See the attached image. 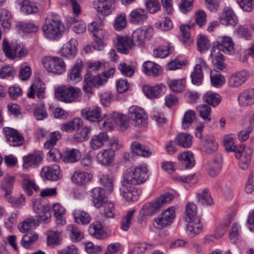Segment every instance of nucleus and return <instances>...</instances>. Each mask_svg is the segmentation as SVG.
Returning <instances> with one entry per match:
<instances>
[{
    "label": "nucleus",
    "instance_id": "1",
    "mask_svg": "<svg viewBox=\"0 0 254 254\" xmlns=\"http://www.w3.org/2000/svg\"><path fill=\"white\" fill-rule=\"evenodd\" d=\"M154 34V29L150 25L144 26L135 30L132 35V40L127 37H118L117 49L118 51L123 54H127L134 44L138 46L144 45L146 40H149Z\"/></svg>",
    "mask_w": 254,
    "mask_h": 254
},
{
    "label": "nucleus",
    "instance_id": "2",
    "mask_svg": "<svg viewBox=\"0 0 254 254\" xmlns=\"http://www.w3.org/2000/svg\"><path fill=\"white\" fill-rule=\"evenodd\" d=\"M196 64L190 74L192 84L199 85L201 84L203 79L204 72H210L211 83L214 87H219L225 82V78L219 74L212 75V71L209 66L202 58L196 59Z\"/></svg>",
    "mask_w": 254,
    "mask_h": 254
},
{
    "label": "nucleus",
    "instance_id": "3",
    "mask_svg": "<svg viewBox=\"0 0 254 254\" xmlns=\"http://www.w3.org/2000/svg\"><path fill=\"white\" fill-rule=\"evenodd\" d=\"M225 150L227 152H235L236 158L240 159L239 166L243 170L247 169L250 164L253 150L251 148H245L243 145L239 147L234 145L233 138L226 135L223 139Z\"/></svg>",
    "mask_w": 254,
    "mask_h": 254
},
{
    "label": "nucleus",
    "instance_id": "4",
    "mask_svg": "<svg viewBox=\"0 0 254 254\" xmlns=\"http://www.w3.org/2000/svg\"><path fill=\"white\" fill-rule=\"evenodd\" d=\"M64 29V24L57 14L52 12L48 15L43 26V31L45 37L50 40L59 38L63 34Z\"/></svg>",
    "mask_w": 254,
    "mask_h": 254
},
{
    "label": "nucleus",
    "instance_id": "5",
    "mask_svg": "<svg viewBox=\"0 0 254 254\" xmlns=\"http://www.w3.org/2000/svg\"><path fill=\"white\" fill-rule=\"evenodd\" d=\"M148 178V170L144 165L127 169L124 174L123 182L131 185L144 183Z\"/></svg>",
    "mask_w": 254,
    "mask_h": 254
},
{
    "label": "nucleus",
    "instance_id": "6",
    "mask_svg": "<svg viewBox=\"0 0 254 254\" xmlns=\"http://www.w3.org/2000/svg\"><path fill=\"white\" fill-rule=\"evenodd\" d=\"M174 198V195L167 193L161 195L154 201L145 203L142 208L141 213L143 215H150L160 209L164 204L169 203Z\"/></svg>",
    "mask_w": 254,
    "mask_h": 254
},
{
    "label": "nucleus",
    "instance_id": "7",
    "mask_svg": "<svg viewBox=\"0 0 254 254\" xmlns=\"http://www.w3.org/2000/svg\"><path fill=\"white\" fill-rule=\"evenodd\" d=\"M81 93L78 87L63 86L57 88L55 91L56 98L65 103H71L75 101Z\"/></svg>",
    "mask_w": 254,
    "mask_h": 254
},
{
    "label": "nucleus",
    "instance_id": "8",
    "mask_svg": "<svg viewBox=\"0 0 254 254\" xmlns=\"http://www.w3.org/2000/svg\"><path fill=\"white\" fill-rule=\"evenodd\" d=\"M44 68L49 72L60 75L66 70V65L64 60L58 57H48L42 60Z\"/></svg>",
    "mask_w": 254,
    "mask_h": 254
},
{
    "label": "nucleus",
    "instance_id": "9",
    "mask_svg": "<svg viewBox=\"0 0 254 254\" xmlns=\"http://www.w3.org/2000/svg\"><path fill=\"white\" fill-rule=\"evenodd\" d=\"M33 207L34 211L37 213L36 216L39 222L48 223L50 221V207L40 200L35 199L33 201Z\"/></svg>",
    "mask_w": 254,
    "mask_h": 254
},
{
    "label": "nucleus",
    "instance_id": "10",
    "mask_svg": "<svg viewBox=\"0 0 254 254\" xmlns=\"http://www.w3.org/2000/svg\"><path fill=\"white\" fill-rule=\"evenodd\" d=\"M107 82L103 75L94 76L91 73H86L84 76L83 89L86 93H91L92 87H98Z\"/></svg>",
    "mask_w": 254,
    "mask_h": 254
},
{
    "label": "nucleus",
    "instance_id": "11",
    "mask_svg": "<svg viewBox=\"0 0 254 254\" xmlns=\"http://www.w3.org/2000/svg\"><path fill=\"white\" fill-rule=\"evenodd\" d=\"M175 207H170L164 210L157 218L155 219V226L159 229H162L171 225L175 218Z\"/></svg>",
    "mask_w": 254,
    "mask_h": 254
},
{
    "label": "nucleus",
    "instance_id": "12",
    "mask_svg": "<svg viewBox=\"0 0 254 254\" xmlns=\"http://www.w3.org/2000/svg\"><path fill=\"white\" fill-rule=\"evenodd\" d=\"M216 51H221L226 54L231 55L235 52L234 44L232 38L227 36H220L214 42Z\"/></svg>",
    "mask_w": 254,
    "mask_h": 254
},
{
    "label": "nucleus",
    "instance_id": "13",
    "mask_svg": "<svg viewBox=\"0 0 254 254\" xmlns=\"http://www.w3.org/2000/svg\"><path fill=\"white\" fill-rule=\"evenodd\" d=\"M117 0H97L93 2L94 8L98 14L108 16L115 8V3Z\"/></svg>",
    "mask_w": 254,
    "mask_h": 254
},
{
    "label": "nucleus",
    "instance_id": "14",
    "mask_svg": "<svg viewBox=\"0 0 254 254\" xmlns=\"http://www.w3.org/2000/svg\"><path fill=\"white\" fill-rule=\"evenodd\" d=\"M128 116L134 122L136 126H143L146 124L148 116L144 110L136 106H132L128 109Z\"/></svg>",
    "mask_w": 254,
    "mask_h": 254
},
{
    "label": "nucleus",
    "instance_id": "15",
    "mask_svg": "<svg viewBox=\"0 0 254 254\" xmlns=\"http://www.w3.org/2000/svg\"><path fill=\"white\" fill-rule=\"evenodd\" d=\"M3 131L6 139L10 146H20L24 142V137L18 130L11 127H5Z\"/></svg>",
    "mask_w": 254,
    "mask_h": 254
},
{
    "label": "nucleus",
    "instance_id": "16",
    "mask_svg": "<svg viewBox=\"0 0 254 254\" xmlns=\"http://www.w3.org/2000/svg\"><path fill=\"white\" fill-rule=\"evenodd\" d=\"M41 175L46 180L52 181H57L62 177L60 167L57 164L44 167Z\"/></svg>",
    "mask_w": 254,
    "mask_h": 254
},
{
    "label": "nucleus",
    "instance_id": "17",
    "mask_svg": "<svg viewBox=\"0 0 254 254\" xmlns=\"http://www.w3.org/2000/svg\"><path fill=\"white\" fill-rule=\"evenodd\" d=\"M102 110L97 106L87 107L81 111L82 117L90 122H99L102 120Z\"/></svg>",
    "mask_w": 254,
    "mask_h": 254
},
{
    "label": "nucleus",
    "instance_id": "18",
    "mask_svg": "<svg viewBox=\"0 0 254 254\" xmlns=\"http://www.w3.org/2000/svg\"><path fill=\"white\" fill-rule=\"evenodd\" d=\"M145 96L149 99L158 98L166 92V86L163 84H158L154 86L144 85L142 87Z\"/></svg>",
    "mask_w": 254,
    "mask_h": 254
},
{
    "label": "nucleus",
    "instance_id": "19",
    "mask_svg": "<svg viewBox=\"0 0 254 254\" xmlns=\"http://www.w3.org/2000/svg\"><path fill=\"white\" fill-rule=\"evenodd\" d=\"M82 68V61L81 59H76L75 63L70 69L68 70L67 81L71 84L76 83L81 79V70Z\"/></svg>",
    "mask_w": 254,
    "mask_h": 254
},
{
    "label": "nucleus",
    "instance_id": "20",
    "mask_svg": "<svg viewBox=\"0 0 254 254\" xmlns=\"http://www.w3.org/2000/svg\"><path fill=\"white\" fill-rule=\"evenodd\" d=\"M115 151L110 148L103 149L96 155V160L97 162L102 165L110 166L113 161Z\"/></svg>",
    "mask_w": 254,
    "mask_h": 254
},
{
    "label": "nucleus",
    "instance_id": "21",
    "mask_svg": "<svg viewBox=\"0 0 254 254\" xmlns=\"http://www.w3.org/2000/svg\"><path fill=\"white\" fill-rule=\"evenodd\" d=\"M91 197L94 205L97 208H100L107 201L105 191L100 187L92 190Z\"/></svg>",
    "mask_w": 254,
    "mask_h": 254
},
{
    "label": "nucleus",
    "instance_id": "22",
    "mask_svg": "<svg viewBox=\"0 0 254 254\" xmlns=\"http://www.w3.org/2000/svg\"><path fill=\"white\" fill-rule=\"evenodd\" d=\"M77 42L75 39H71L64 44L60 52L61 56L66 58H72L77 53Z\"/></svg>",
    "mask_w": 254,
    "mask_h": 254
},
{
    "label": "nucleus",
    "instance_id": "23",
    "mask_svg": "<svg viewBox=\"0 0 254 254\" xmlns=\"http://www.w3.org/2000/svg\"><path fill=\"white\" fill-rule=\"evenodd\" d=\"M104 17H98L88 25V30L94 37H103Z\"/></svg>",
    "mask_w": 254,
    "mask_h": 254
},
{
    "label": "nucleus",
    "instance_id": "24",
    "mask_svg": "<svg viewBox=\"0 0 254 254\" xmlns=\"http://www.w3.org/2000/svg\"><path fill=\"white\" fill-rule=\"evenodd\" d=\"M249 73L246 70H243L232 75L229 79L230 86L236 87L243 84L249 77Z\"/></svg>",
    "mask_w": 254,
    "mask_h": 254
},
{
    "label": "nucleus",
    "instance_id": "25",
    "mask_svg": "<svg viewBox=\"0 0 254 254\" xmlns=\"http://www.w3.org/2000/svg\"><path fill=\"white\" fill-rule=\"evenodd\" d=\"M43 157L44 154L42 151H35L33 153L23 157L24 165L37 167L42 162Z\"/></svg>",
    "mask_w": 254,
    "mask_h": 254
},
{
    "label": "nucleus",
    "instance_id": "26",
    "mask_svg": "<svg viewBox=\"0 0 254 254\" xmlns=\"http://www.w3.org/2000/svg\"><path fill=\"white\" fill-rule=\"evenodd\" d=\"M109 136L107 132L103 131L92 136L90 141L91 148L96 150L101 147L108 141Z\"/></svg>",
    "mask_w": 254,
    "mask_h": 254
},
{
    "label": "nucleus",
    "instance_id": "27",
    "mask_svg": "<svg viewBox=\"0 0 254 254\" xmlns=\"http://www.w3.org/2000/svg\"><path fill=\"white\" fill-rule=\"evenodd\" d=\"M239 104L242 106L254 104V89L249 88L243 91L239 96Z\"/></svg>",
    "mask_w": 254,
    "mask_h": 254
},
{
    "label": "nucleus",
    "instance_id": "28",
    "mask_svg": "<svg viewBox=\"0 0 254 254\" xmlns=\"http://www.w3.org/2000/svg\"><path fill=\"white\" fill-rule=\"evenodd\" d=\"M129 17L130 23L135 24H142L147 19V13L143 9L136 8L130 13Z\"/></svg>",
    "mask_w": 254,
    "mask_h": 254
},
{
    "label": "nucleus",
    "instance_id": "29",
    "mask_svg": "<svg viewBox=\"0 0 254 254\" xmlns=\"http://www.w3.org/2000/svg\"><path fill=\"white\" fill-rule=\"evenodd\" d=\"M111 118L113 121L119 126L121 130L124 131L129 127V120L126 115L113 112Z\"/></svg>",
    "mask_w": 254,
    "mask_h": 254
},
{
    "label": "nucleus",
    "instance_id": "30",
    "mask_svg": "<svg viewBox=\"0 0 254 254\" xmlns=\"http://www.w3.org/2000/svg\"><path fill=\"white\" fill-rule=\"evenodd\" d=\"M22 179V188L28 196H31L33 193L32 190L38 191L39 188L37 186L34 180L32 179L30 176L27 175H22L21 176Z\"/></svg>",
    "mask_w": 254,
    "mask_h": 254
},
{
    "label": "nucleus",
    "instance_id": "31",
    "mask_svg": "<svg viewBox=\"0 0 254 254\" xmlns=\"http://www.w3.org/2000/svg\"><path fill=\"white\" fill-rule=\"evenodd\" d=\"M238 19L231 8H227L224 11L223 16L220 18L222 24L226 25L235 26L238 23Z\"/></svg>",
    "mask_w": 254,
    "mask_h": 254
},
{
    "label": "nucleus",
    "instance_id": "32",
    "mask_svg": "<svg viewBox=\"0 0 254 254\" xmlns=\"http://www.w3.org/2000/svg\"><path fill=\"white\" fill-rule=\"evenodd\" d=\"M178 159L186 169L192 168L195 164L193 154L190 151H185L178 156Z\"/></svg>",
    "mask_w": 254,
    "mask_h": 254
},
{
    "label": "nucleus",
    "instance_id": "33",
    "mask_svg": "<svg viewBox=\"0 0 254 254\" xmlns=\"http://www.w3.org/2000/svg\"><path fill=\"white\" fill-rule=\"evenodd\" d=\"M127 184H124L121 189V193L123 196L127 201H136L138 199V194L137 190L133 187H127Z\"/></svg>",
    "mask_w": 254,
    "mask_h": 254
},
{
    "label": "nucleus",
    "instance_id": "34",
    "mask_svg": "<svg viewBox=\"0 0 254 254\" xmlns=\"http://www.w3.org/2000/svg\"><path fill=\"white\" fill-rule=\"evenodd\" d=\"M204 102L213 107L217 106L221 101V97L219 94L212 91H207L202 96Z\"/></svg>",
    "mask_w": 254,
    "mask_h": 254
},
{
    "label": "nucleus",
    "instance_id": "35",
    "mask_svg": "<svg viewBox=\"0 0 254 254\" xmlns=\"http://www.w3.org/2000/svg\"><path fill=\"white\" fill-rule=\"evenodd\" d=\"M143 71L148 75L157 76L160 74L162 68L160 65L151 61H147L143 64Z\"/></svg>",
    "mask_w": 254,
    "mask_h": 254
},
{
    "label": "nucleus",
    "instance_id": "36",
    "mask_svg": "<svg viewBox=\"0 0 254 254\" xmlns=\"http://www.w3.org/2000/svg\"><path fill=\"white\" fill-rule=\"evenodd\" d=\"M14 181V177L8 174L3 178L1 183V189L4 191V195L6 197L9 196L12 193Z\"/></svg>",
    "mask_w": 254,
    "mask_h": 254
},
{
    "label": "nucleus",
    "instance_id": "37",
    "mask_svg": "<svg viewBox=\"0 0 254 254\" xmlns=\"http://www.w3.org/2000/svg\"><path fill=\"white\" fill-rule=\"evenodd\" d=\"M218 148V144L212 135H207L204 139L202 149L207 154H211Z\"/></svg>",
    "mask_w": 254,
    "mask_h": 254
},
{
    "label": "nucleus",
    "instance_id": "38",
    "mask_svg": "<svg viewBox=\"0 0 254 254\" xmlns=\"http://www.w3.org/2000/svg\"><path fill=\"white\" fill-rule=\"evenodd\" d=\"M198 202L203 206H209L213 204V200L208 190L205 189L196 194Z\"/></svg>",
    "mask_w": 254,
    "mask_h": 254
},
{
    "label": "nucleus",
    "instance_id": "39",
    "mask_svg": "<svg viewBox=\"0 0 254 254\" xmlns=\"http://www.w3.org/2000/svg\"><path fill=\"white\" fill-rule=\"evenodd\" d=\"M177 144L184 148H189L192 144V136L188 133H179L175 137Z\"/></svg>",
    "mask_w": 254,
    "mask_h": 254
},
{
    "label": "nucleus",
    "instance_id": "40",
    "mask_svg": "<svg viewBox=\"0 0 254 254\" xmlns=\"http://www.w3.org/2000/svg\"><path fill=\"white\" fill-rule=\"evenodd\" d=\"M80 153L77 149L66 150L63 155V161L64 163H75L79 159Z\"/></svg>",
    "mask_w": 254,
    "mask_h": 254
},
{
    "label": "nucleus",
    "instance_id": "41",
    "mask_svg": "<svg viewBox=\"0 0 254 254\" xmlns=\"http://www.w3.org/2000/svg\"><path fill=\"white\" fill-rule=\"evenodd\" d=\"M131 147L132 151L138 155L149 157L152 154L147 147L141 144L137 141L133 142Z\"/></svg>",
    "mask_w": 254,
    "mask_h": 254
},
{
    "label": "nucleus",
    "instance_id": "42",
    "mask_svg": "<svg viewBox=\"0 0 254 254\" xmlns=\"http://www.w3.org/2000/svg\"><path fill=\"white\" fill-rule=\"evenodd\" d=\"M21 10L26 14H33L38 11L36 4L30 0H19Z\"/></svg>",
    "mask_w": 254,
    "mask_h": 254
},
{
    "label": "nucleus",
    "instance_id": "43",
    "mask_svg": "<svg viewBox=\"0 0 254 254\" xmlns=\"http://www.w3.org/2000/svg\"><path fill=\"white\" fill-rule=\"evenodd\" d=\"M210 56L212 58V63L214 66L221 70L225 68L223 56L219 52L216 53L215 48H213Z\"/></svg>",
    "mask_w": 254,
    "mask_h": 254
},
{
    "label": "nucleus",
    "instance_id": "44",
    "mask_svg": "<svg viewBox=\"0 0 254 254\" xmlns=\"http://www.w3.org/2000/svg\"><path fill=\"white\" fill-rule=\"evenodd\" d=\"M91 177V175L88 173L76 171L72 175L71 179L73 182L82 185L88 182Z\"/></svg>",
    "mask_w": 254,
    "mask_h": 254
},
{
    "label": "nucleus",
    "instance_id": "45",
    "mask_svg": "<svg viewBox=\"0 0 254 254\" xmlns=\"http://www.w3.org/2000/svg\"><path fill=\"white\" fill-rule=\"evenodd\" d=\"M174 48L169 46H159L153 50V55L156 58H164L173 52Z\"/></svg>",
    "mask_w": 254,
    "mask_h": 254
},
{
    "label": "nucleus",
    "instance_id": "46",
    "mask_svg": "<svg viewBox=\"0 0 254 254\" xmlns=\"http://www.w3.org/2000/svg\"><path fill=\"white\" fill-rule=\"evenodd\" d=\"M185 220L186 221L190 222L194 220L196 217L197 206L192 202L188 203L186 206Z\"/></svg>",
    "mask_w": 254,
    "mask_h": 254
},
{
    "label": "nucleus",
    "instance_id": "47",
    "mask_svg": "<svg viewBox=\"0 0 254 254\" xmlns=\"http://www.w3.org/2000/svg\"><path fill=\"white\" fill-rule=\"evenodd\" d=\"M74 219L77 223L81 225L88 224L91 221L90 215L84 211L77 210L75 211Z\"/></svg>",
    "mask_w": 254,
    "mask_h": 254
},
{
    "label": "nucleus",
    "instance_id": "48",
    "mask_svg": "<svg viewBox=\"0 0 254 254\" xmlns=\"http://www.w3.org/2000/svg\"><path fill=\"white\" fill-rule=\"evenodd\" d=\"M60 233L57 231H50L47 236V244L49 247L55 248L61 243Z\"/></svg>",
    "mask_w": 254,
    "mask_h": 254
},
{
    "label": "nucleus",
    "instance_id": "49",
    "mask_svg": "<svg viewBox=\"0 0 254 254\" xmlns=\"http://www.w3.org/2000/svg\"><path fill=\"white\" fill-rule=\"evenodd\" d=\"M10 12L6 9H2L0 11V22L1 25L4 29H9L10 27Z\"/></svg>",
    "mask_w": 254,
    "mask_h": 254
},
{
    "label": "nucleus",
    "instance_id": "50",
    "mask_svg": "<svg viewBox=\"0 0 254 254\" xmlns=\"http://www.w3.org/2000/svg\"><path fill=\"white\" fill-rule=\"evenodd\" d=\"M2 49L5 56L9 59H14L16 58L15 47L14 43L10 44L6 39L2 41Z\"/></svg>",
    "mask_w": 254,
    "mask_h": 254
},
{
    "label": "nucleus",
    "instance_id": "51",
    "mask_svg": "<svg viewBox=\"0 0 254 254\" xmlns=\"http://www.w3.org/2000/svg\"><path fill=\"white\" fill-rule=\"evenodd\" d=\"M194 26L193 23L181 25L180 27L181 34L179 37L180 40L186 44L190 39V30Z\"/></svg>",
    "mask_w": 254,
    "mask_h": 254
},
{
    "label": "nucleus",
    "instance_id": "52",
    "mask_svg": "<svg viewBox=\"0 0 254 254\" xmlns=\"http://www.w3.org/2000/svg\"><path fill=\"white\" fill-rule=\"evenodd\" d=\"M38 239L36 233H27L24 235L21 241V245L26 249H29Z\"/></svg>",
    "mask_w": 254,
    "mask_h": 254
},
{
    "label": "nucleus",
    "instance_id": "53",
    "mask_svg": "<svg viewBox=\"0 0 254 254\" xmlns=\"http://www.w3.org/2000/svg\"><path fill=\"white\" fill-rule=\"evenodd\" d=\"M44 92L45 88L40 84H33L30 87V91L28 93V96L29 98H34V94H36L38 98L42 99L44 97Z\"/></svg>",
    "mask_w": 254,
    "mask_h": 254
},
{
    "label": "nucleus",
    "instance_id": "54",
    "mask_svg": "<svg viewBox=\"0 0 254 254\" xmlns=\"http://www.w3.org/2000/svg\"><path fill=\"white\" fill-rule=\"evenodd\" d=\"M185 79H174L171 80L169 83V86L171 90L174 92L179 93L184 90L185 86Z\"/></svg>",
    "mask_w": 254,
    "mask_h": 254
},
{
    "label": "nucleus",
    "instance_id": "55",
    "mask_svg": "<svg viewBox=\"0 0 254 254\" xmlns=\"http://www.w3.org/2000/svg\"><path fill=\"white\" fill-rule=\"evenodd\" d=\"M53 209L55 216L57 218V223L61 225H64L65 223L64 219L62 217L65 212V210L60 203H56L53 205Z\"/></svg>",
    "mask_w": 254,
    "mask_h": 254
},
{
    "label": "nucleus",
    "instance_id": "56",
    "mask_svg": "<svg viewBox=\"0 0 254 254\" xmlns=\"http://www.w3.org/2000/svg\"><path fill=\"white\" fill-rule=\"evenodd\" d=\"M187 226V231L191 237H193L195 235L199 234L202 230V225L199 220L197 222L193 223L192 222Z\"/></svg>",
    "mask_w": 254,
    "mask_h": 254
},
{
    "label": "nucleus",
    "instance_id": "57",
    "mask_svg": "<svg viewBox=\"0 0 254 254\" xmlns=\"http://www.w3.org/2000/svg\"><path fill=\"white\" fill-rule=\"evenodd\" d=\"M16 26L25 33L36 32L39 29V26L32 22H18Z\"/></svg>",
    "mask_w": 254,
    "mask_h": 254
},
{
    "label": "nucleus",
    "instance_id": "58",
    "mask_svg": "<svg viewBox=\"0 0 254 254\" xmlns=\"http://www.w3.org/2000/svg\"><path fill=\"white\" fill-rule=\"evenodd\" d=\"M89 233L90 235L96 239H100L102 234V226L100 222H95L91 224L88 228Z\"/></svg>",
    "mask_w": 254,
    "mask_h": 254
},
{
    "label": "nucleus",
    "instance_id": "59",
    "mask_svg": "<svg viewBox=\"0 0 254 254\" xmlns=\"http://www.w3.org/2000/svg\"><path fill=\"white\" fill-rule=\"evenodd\" d=\"M199 116L207 122H210L211 109L207 105H199L197 106Z\"/></svg>",
    "mask_w": 254,
    "mask_h": 254
},
{
    "label": "nucleus",
    "instance_id": "60",
    "mask_svg": "<svg viewBox=\"0 0 254 254\" xmlns=\"http://www.w3.org/2000/svg\"><path fill=\"white\" fill-rule=\"evenodd\" d=\"M135 209L129 210L126 216L121 220V229L124 231H127L131 224L132 218L134 215Z\"/></svg>",
    "mask_w": 254,
    "mask_h": 254
},
{
    "label": "nucleus",
    "instance_id": "61",
    "mask_svg": "<svg viewBox=\"0 0 254 254\" xmlns=\"http://www.w3.org/2000/svg\"><path fill=\"white\" fill-rule=\"evenodd\" d=\"M34 116L37 120H43L47 118V113L45 104L40 103L37 105L34 112Z\"/></svg>",
    "mask_w": 254,
    "mask_h": 254
},
{
    "label": "nucleus",
    "instance_id": "62",
    "mask_svg": "<svg viewBox=\"0 0 254 254\" xmlns=\"http://www.w3.org/2000/svg\"><path fill=\"white\" fill-rule=\"evenodd\" d=\"M235 34L238 37L243 38L247 40L249 39L251 37L249 29L246 25H239L235 30Z\"/></svg>",
    "mask_w": 254,
    "mask_h": 254
},
{
    "label": "nucleus",
    "instance_id": "63",
    "mask_svg": "<svg viewBox=\"0 0 254 254\" xmlns=\"http://www.w3.org/2000/svg\"><path fill=\"white\" fill-rule=\"evenodd\" d=\"M67 229L71 233L70 238L73 242H78L82 239L83 237V233L73 225H69Z\"/></svg>",
    "mask_w": 254,
    "mask_h": 254
},
{
    "label": "nucleus",
    "instance_id": "64",
    "mask_svg": "<svg viewBox=\"0 0 254 254\" xmlns=\"http://www.w3.org/2000/svg\"><path fill=\"white\" fill-rule=\"evenodd\" d=\"M195 115L192 110H189L186 112L182 119V126L184 129L189 127L195 119Z\"/></svg>",
    "mask_w": 254,
    "mask_h": 254
}]
</instances>
